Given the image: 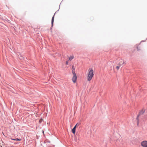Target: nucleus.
<instances>
[{"instance_id": "nucleus-11", "label": "nucleus", "mask_w": 147, "mask_h": 147, "mask_svg": "<svg viewBox=\"0 0 147 147\" xmlns=\"http://www.w3.org/2000/svg\"><path fill=\"white\" fill-rule=\"evenodd\" d=\"M144 113V112L142 111H141L140 112V114H143V113Z\"/></svg>"}, {"instance_id": "nucleus-8", "label": "nucleus", "mask_w": 147, "mask_h": 147, "mask_svg": "<svg viewBox=\"0 0 147 147\" xmlns=\"http://www.w3.org/2000/svg\"><path fill=\"white\" fill-rule=\"evenodd\" d=\"M75 68L74 67V65H73L72 66V74L75 73Z\"/></svg>"}, {"instance_id": "nucleus-5", "label": "nucleus", "mask_w": 147, "mask_h": 147, "mask_svg": "<svg viewBox=\"0 0 147 147\" xmlns=\"http://www.w3.org/2000/svg\"><path fill=\"white\" fill-rule=\"evenodd\" d=\"M76 128V126H75L72 130V132L74 134L75 133Z\"/></svg>"}, {"instance_id": "nucleus-9", "label": "nucleus", "mask_w": 147, "mask_h": 147, "mask_svg": "<svg viewBox=\"0 0 147 147\" xmlns=\"http://www.w3.org/2000/svg\"><path fill=\"white\" fill-rule=\"evenodd\" d=\"M54 15L53 17L52 21H51V24H52V26L53 25V24L54 22Z\"/></svg>"}, {"instance_id": "nucleus-13", "label": "nucleus", "mask_w": 147, "mask_h": 147, "mask_svg": "<svg viewBox=\"0 0 147 147\" xmlns=\"http://www.w3.org/2000/svg\"><path fill=\"white\" fill-rule=\"evenodd\" d=\"M68 61H66V65H68Z\"/></svg>"}, {"instance_id": "nucleus-12", "label": "nucleus", "mask_w": 147, "mask_h": 147, "mask_svg": "<svg viewBox=\"0 0 147 147\" xmlns=\"http://www.w3.org/2000/svg\"><path fill=\"white\" fill-rule=\"evenodd\" d=\"M79 125V124H78V123H77L76 125H75V126H76V127L77 126H78Z\"/></svg>"}, {"instance_id": "nucleus-3", "label": "nucleus", "mask_w": 147, "mask_h": 147, "mask_svg": "<svg viewBox=\"0 0 147 147\" xmlns=\"http://www.w3.org/2000/svg\"><path fill=\"white\" fill-rule=\"evenodd\" d=\"M141 145L143 147H147V141H144L142 142Z\"/></svg>"}, {"instance_id": "nucleus-6", "label": "nucleus", "mask_w": 147, "mask_h": 147, "mask_svg": "<svg viewBox=\"0 0 147 147\" xmlns=\"http://www.w3.org/2000/svg\"><path fill=\"white\" fill-rule=\"evenodd\" d=\"M11 140L16 141H20L21 140L20 138H14V139H13L11 138Z\"/></svg>"}, {"instance_id": "nucleus-2", "label": "nucleus", "mask_w": 147, "mask_h": 147, "mask_svg": "<svg viewBox=\"0 0 147 147\" xmlns=\"http://www.w3.org/2000/svg\"><path fill=\"white\" fill-rule=\"evenodd\" d=\"M73 74V76L72 78V80L74 83H75L76 82L77 76L76 73Z\"/></svg>"}, {"instance_id": "nucleus-16", "label": "nucleus", "mask_w": 147, "mask_h": 147, "mask_svg": "<svg viewBox=\"0 0 147 147\" xmlns=\"http://www.w3.org/2000/svg\"><path fill=\"white\" fill-rule=\"evenodd\" d=\"M22 57V59H23V57Z\"/></svg>"}, {"instance_id": "nucleus-14", "label": "nucleus", "mask_w": 147, "mask_h": 147, "mask_svg": "<svg viewBox=\"0 0 147 147\" xmlns=\"http://www.w3.org/2000/svg\"><path fill=\"white\" fill-rule=\"evenodd\" d=\"M42 121V119H41L39 121H40V122H41V121Z\"/></svg>"}, {"instance_id": "nucleus-1", "label": "nucleus", "mask_w": 147, "mask_h": 147, "mask_svg": "<svg viewBox=\"0 0 147 147\" xmlns=\"http://www.w3.org/2000/svg\"><path fill=\"white\" fill-rule=\"evenodd\" d=\"M94 75V73L92 68H89L88 70V73L87 77V80L90 81Z\"/></svg>"}, {"instance_id": "nucleus-15", "label": "nucleus", "mask_w": 147, "mask_h": 147, "mask_svg": "<svg viewBox=\"0 0 147 147\" xmlns=\"http://www.w3.org/2000/svg\"><path fill=\"white\" fill-rule=\"evenodd\" d=\"M139 116H138L137 118V119H138V117Z\"/></svg>"}, {"instance_id": "nucleus-10", "label": "nucleus", "mask_w": 147, "mask_h": 147, "mask_svg": "<svg viewBox=\"0 0 147 147\" xmlns=\"http://www.w3.org/2000/svg\"><path fill=\"white\" fill-rule=\"evenodd\" d=\"M120 66H119V65H118V66H117L116 67V69H117V70H118L119 69V67Z\"/></svg>"}, {"instance_id": "nucleus-4", "label": "nucleus", "mask_w": 147, "mask_h": 147, "mask_svg": "<svg viewBox=\"0 0 147 147\" xmlns=\"http://www.w3.org/2000/svg\"><path fill=\"white\" fill-rule=\"evenodd\" d=\"M124 63V61L123 59H121L119 60V62L118 64V65L119 66H121Z\"/></svg>"}, {"instance_id": "nucleus-7", "label": "nucleus", "mask_w": 147, "mask_h": 147, "mask_svg": "<svg viewBox=\"0 0 147 147\" xmlns=\"http://www.w3.org/2000/svg\"><path fill=\"white\" fill-rule=\"evenodd\" d=\"M74 58V56L73 55H72L70 56V57L69 58V60L70 61H71Z\"/></svg>"}]
</instances>
